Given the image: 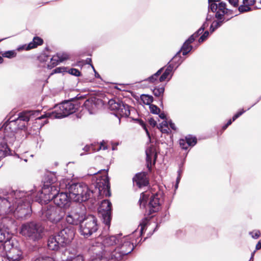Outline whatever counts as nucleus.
<instances>
[{
	"instance_id": "nucleus-5",
	"label": "nucleus",
	"mask_w": 261,
	"mask_h": 261,
	"mask_svg": "<svg viewBox=\"0 0 261 261\" xmlns=\"http://www.w3.org/2000/svg\"><path fill=\"white\" fill-rule=\"evenodd\" d=\"M120 236L121 234H118L103 237L102 244L98 243L91 249L93 251L91 261H97L102 259L112 260L114 246L117 245L118 240H119Z\"/></svg>"
},
{
	"instance_id": "nucleus-12",
	"label": "nucleus",
	"mask_w": 261,
	"mask_h": 261,
	"mask_svg": "<svg viewBox=\"0 0 261 261\" xmlns=\"http://www.w3.org/2000/svg\"><path fill=\"white\" fill-rule=\"evenodd\" d=\"M81 234L86 238L91 236L98 229L97 219L93 215L85 216L84 220L80 223Z\"/></svg>"
},
{
	"instance_id": "nucleus-29",
	"label": "nucleus",
	"mask_w": 261,
	"mask_h": 261,
	"mask_svg": "<svg viewBox=\"0 0 261 261\" xmlns=\"http://www.w3.org/2000/svg\"><path fill=\"white\" fill-rule=\"evenodd\" d=\"M141 99L144 104L147 105H150L153 101V97L151 96L146 94L141 95Z\"/></svg>"
},
{
	"instance_id": "nucleus-53",
	"label": "nucleus",
	"mask_w": 261,
	"mask_h": 261,
	"mask_svg": "<svg viewBox=\"0 0 261 261\" xmlns=\"http://www.w3.org/2000/svg\"><path fill=\"white\" fill-rule=\"evenodd\" d=\"M148 121L149 124L152 126H155L156 124V122L152 118H149Z\"/></svg>"
},
{
	"instance_id": "nucleus-15",
	"label": "nucleus",
	"mask_w": 261,
	"mask_h": 261,
	"mask_svg": "<svg viewBox=\"0 0 261 261\" xmlns=\"http://www.w3.org/2000/svg\"><path fill=\"white\" fill-rule=\"evenodd\" d=\"M112 203L109 200H103L99 208V212L101 214L103 223L109 228L111 220Z\"/></svg>"
},
{
	"instance_id": "nucleus-64",
	"label": "nucleus",
	"mask_w": 261,
	"mask_h": 261,
	"mask_svg": "<svg viewBox=\"0 0 261 261\" xmlns=\"http://www.w3.org/2000/svg\"><path fill=\"white\" fill-rule=\"evenodd\" d=\"M255 252V251H254L251 253V255L250 258V259H249V261H253V257H254V255Z\"/></svg>"
},
{
	"instance_id": "nucleus-56",
	"label": "nucleus",
	"mask_w": 261,
	"mask_h": 261,
	"mask_svg": "<svg viewBox=\"0 0 261 261\" xmlns=\"http://www.w3.org/2000/svg\"><path fill=\"white\" fill-rule=\"evenodd\" d=\"M161 129V131L163 133H169V128L168 127V126H167V128L165 127H162L160 128Z\"/></svg>"
},
{
	"instance_id": "nucleus-44",
	"label": "nucleus",
	"mask_w": 261,
	"mask_h": 261,
	"mask_svg": "<svg viewBox=\"0 0 261 261\" xmlns=\"http://www.w3.org/2000/svg\"><path fill=\"white\" fill-rule=\"evenodd\" d=\"M68 72H69V73H70L72 75L76 76H79L80 75V71L78 69H75V68L70 69L68 71Z\"/></svg>"
},
{
	"instance_id": "nucleus-36",
	"label": "nucleus",
	"mask_w": 261,
	"mask_h": 261,
	"mask_svg": "<svg viewBox=\"0 0 261 261\" xmlns=\"http://www.w3.org/2000/svg\"><path fill=\"white\" fill-rule=\"evenodd\" d=\"M59 57V61L60 62H63L69 59V57L67 53H57L56 54Z\"/></svg>"
},
{
	"instance_id": "nucleus-49",
	"label": "nucleus",
	"mask_w": 261,
	"mask_h": 261,
	"mask_svg": "<svg viewBox=\"0 0 261 261\" xmlns=\"http://www.w3.org/2000/svg\"><path fill=\"white\" fill-rule=\"evenodd\" d=\"M28 46H29V44L28 45H27V44L23 45L21 46L18 47L17 48V50H29L32 49V48H29Z\"/></svg>"
},
{
	"instance_id": "nucleus-23",
	"label": "nucleus",
	"mask_w": 261,
	"mask_h": 261,
	"mask_svg": "<svg viewBox=\"0 0 261 261\" xmlns=\"http://www.w3.org/2000/svg\"><path fill=\"white\" fill-rule=\"evenodd\" d=\"M193 47L191 45L189 44L186 41L182 45L180 50L178 52L179 53V59H177L178 61L177 67H178L184 61V59H181L180 57V52H182V55L185 56L187 55L192 49Z\"/></svg>"
},
{
	"instance_id": "nucleus-62",
	"label": "nucleus",
	"mask_w": 261,
	"mask_h": 261,
	"mask_svg": "<svg viewBox=\"0 0 261 261\" xmlns=\"http://www.w3.org/2000/svg\"><path fill=\"white\" fill-rule=\"evenodd\" d=\"M159 117L162 119H165L166 118V115L163 113H160L159 114Z\"/></svg>"
},
{
	"instance_id": "nucleus-40",
	"label": "nucleus",
	"mask_w": 261,
	"mask_h": 261,
	"mask_svg": "<svg viewBox=\"0 0 261 261\" xmlns=\"http://www.w3.org/2000/svg\"><path fill=\"white\" fill-rule=\"evenodd\" d=\"M249 234L251 236V237L254 239H257L259 238L260 232L259 230H254L252 231H250Z\"/></svg>"
},
{
	"instance_id": "nucleus-51",
	"label": "nucleus",
	"mask_w": 261,
	"mask_h": 261,
	"mask_svg": "<svg viewBox=\"0 0 261 261\" xmlns=\"http://www.w3.org/2000/svg\"><path fill=\"white\" fill-rule=\"evenodd\" d=\"M195 39L196 38L192 35L186 41L191 45L195 41Z\"/></svg>"
},
{
	"instance_id": "nucleus-31",
	"label": "nucleus",
	"mask_w": 261,
	"mask_h": 261,
	"mask_svg": "<svg viewBox=\"0 0 261 261\" xmlns=\"http://www.w3.org/2000/svg\"><path fill=\"white\" fill-rule=\"evenodd\" d=\"M208 25V24L206 22H204L202 25L194 33L193 35L196 38L198 37L200 35L202 34L203 32L204 29L207 28Z\"/></svg>"
},
{
	"instance_id": "nucleus-43",
	"label": "nucleus",
	"mask_w": 261,
	"mask_h": 261,
	"mask_svg": "<svg viewBox=\"0 0 261 261\" xmlns=\"http://www.w3.org/2000/svg\"><path fill=\"white\" fill-rule=\"evenodd\" d=\"M101 170H97L94 168H91L89 169L88 175H95L100 172Z\"/></svg>"
},
{
	"instance_id": "nucleus-45",
	"label": "nucleus",
	"mask_w": 261,
	"mask_h": 261,
	"mask_svg": "<svg viewBox=\"0 0 261 261\" xmlns=\"http://www.w3.org/2000/svg\"><path fill=\"white\" fill-rule=\"evenodd\" d=\"M140 124L143 128V129L145 130L147 135L150 138L149 133V132L148 130L147 127H146L145 123L142 120H141V121H140Z\"/></svg>"
},
{
	"instance_id": "nucleus-18",
	"label": "nucleus",
	"mask_w": 261,
	"mask_h": 261,
	"mask_svg": "<svg viewBox=\"0 0 261 261\" xmlns=\"http://www.w3.org/2000/svg\"><path fill=\"white\" fill-rule=\"evenodd\" d=\"M75 234V228L72 226L65 227L61 230L57 235L62 240L61 242L65 245L68 244L73 239Z\"/></svg>"
},
{
	"instance_id": "nucleus-61",
	"label": "nucleus",
	"mask_w": 261,
	"mask_h": 261,
	"mask_svg": "<svg viewBox=\"0 0 261 261\" xmlns=\"http://www.w3.org/2000/svg\"><path fill=\"white\" fill-rule=\"evenodd\" d=\"M153 226H155V228L154 229V230H153V232H151V233H149V236H151L153 232H154V231H155L156 229V228H158V224H155L154 223H153Z\"/></svg>"
},
{
	"instance_id": "nucleus-27",
	"label": "nucleus",
	"mask_w": 261,
	"mask_h": 261,
	"mask_svg": "<svg viewBox=\"0 0 261 261\" xmlns=\"http://www.w3.org/2000/svg\"><path fill=\"white\" fill-rule=\"evenodd\" d=\"M50 60V62L47 65V67L49 69L54 68L60 63L59 61V57L56 55L53 56Z\"/></svg>"
},
{
	"instance_id": "nucleus-1",
	"label": "nucleus",
	"mask_w": 261,
	"mask_h": 261,
	"mask_svg": "<svg viewBox=\"0 0 261 261\" xmlns=\"http://www.w3.org/2000/svg\"><path fill=\"white\" fill-rule=\"evenodd\" d=\"M60 189L66 188L68 190V193H59L58 191L52 199L57 206L60 208L68 205L70 200L77 202L86 201L91 198L96 192L98 193V196L102 197L111 196L110 185L108 176L103 177L99 181L96 183L95 191L84 183L66 184L65 186L60 184Z\"/></svg>"
},
{
	"instance_id": "nucleus-54",
	"label": "nucleus",
	"mask_w": 261,
	"mask_h": 261,
	"mask_svg": "<svg viewBox=\"0 0 261 261\" xmlns=\"http://www.w3.org/2000/svg\"><path fill=\"white\" fill-rule=\"evenodd\" d=\"M83 149L87 152H90L91 149H93V146H89V145H86Z\"/></svg>"
},
{
	"instance_id": "nucleus-39",
	"label": "nucleus",
	"mask_w": 261,
	"mask_h": 261,
	"mask_svg": "<svg viewBox=\"0 0 261 261\" xmlns=\"http://www.w3.org/2000/svg\"><path fill=\"white\" fill-rule=\"evenodd\" d=\"M149 109L150 112L154 114H158L160 112V109L155 105H150Z\"/></svg>"
},
{
	"instance_id": "nucleus-28",
	"label": "nucleus",
	"mask_w": 261,
	"mask_h": 261,
	"mask_svg": "<svg viewBox=\"0 0 261 261\" xmlns=\"http://www.w3.org/2000/svg\"><path fill=\"white\" fill-rule=\"evenodd\" d=\"M163 68H161V69H160L155 73L149 77L147 79V81L152 83H153L155 81H157V79L158 78L159 75H161V73L163 71Z\"/></svg>"
},
{
	"instance_id": "nucleus-19",
	"label": "nucleus",
	"mask_w": 261,
	"mask_h": 261,
	"mask_svg": "<svg viewBox=\"0 0 261 261\" xmlns=\"http://www.w3.org/2000/svg\"><path fill=\"white\" fill-rule=\"evenodd\" d=\"M214 12H216L215 17L221 19H224L225 15L232 14V11L226 8L225 3L221 2L217 4L216 10Z\"/></svg>"
},
{
	"instance_id": "nucleus-41",
	"label": "nucleus",
	"mask_w": 261,
	"mask_h": 261,
	"mask_svg": "<svg viewBox=\"0 0 261 261\" xmlns=\"http://www.w3.org/2000/svg\"><path fill=\"white\" fill-rule=\"evenodd\" d=\"M238 9H239V11L241 13H243V12H248V11H250L251 8L249 6H248L247 5H241L239 7Z\"/></svg>"
},
{
	"instance_id": "nucleus-52",
	"label": "nucleus",
	"mask_w": 261,
	"mask_h": 261,
	"mask_svg": "<svg viewBox=\"0 0 261 261\" xmlns=\"http://www.w3.org/2000/svg\"><path fill=\"white\" fill-rule=\"evenodd\" d=\"M107 148V147L106 145H105V143L104 142V141H103L102 142H101L100 145H99L97 150H100V149L105 150Z\"/></svg>"
},
{
	"instance_id": "nucleus-48",
	"label": "nucleus",
	"mask_w": 261,
	"mask_h": 261,
	"mask_svg": "<svg viewBox=\"0 0 261 261\" xmlns=\"http://www.w3.org/2000/svg\"><path fill=\"white\" fill-rule=\"evenodd\" d=\"M169 125V121L168 122L167 120H164L161 124L159 125V128L165 127L167 128V126Z\"/></svg>"
},
{
	"instance_id": "nucleus-59",
	"label": "nucleus",
	"mask_w": 261,
	"mask_h": 261,
	"mask_svg": "<svg viewBox=\"0 0 261 261\" xmlns=\"http://www.w3.org/2000/svg\"><path fill=\"white\" fill-rule=\"evenodd\" d=\"M255 249L256 250H259L261 249V243L260 241H259L257 244L256 245Z\"/></svg>"
},
{
	"instance_id": "nucleus-10",
	"label": "nucleus",
	"mask_w": 261,
	"mask_h": 261,
	"mask_svg": "<svg viewBox=\"0 0 261 261\" xmlns=\"http://www.w3.org/2000/svg\"><path fill=\"white\" fill-rule=\"evenodd\" d=\"M65 214L66 222L69 224L76 225L84 220L85 208L83 205L78 204L71 206Z\"/></svg>"
},
{
	"instance_id": "nucleus-55",
	"label": "nucleus",
	"mask_w": 261,
	"mask_h": 261,
	"mask_svg": "<svg viewBox=\"0 0 261 261\" xmlns=\"http://www.w3.org/2000/svg\"><path fill=\"white\" fill-rule=\"evenodd\" d=\"M169 125L173 130H176V127L175 126V125L174 123L172 122L171 120L169 121Z\"/></svg>"
},
{
	"instance_id": "nucleus-8",
	"label": "nucleus",
	"mask_w": 261,
	"mask_h": 261,
	"mask_svg": "<svg viewBox=\"0 0 261 261\" xmlns=\"http://www.w3.org/2000/svg\"><path fill=\"white\" fill-rule=\"evenodd\" d=\"M43 227L35 222H27L22 225L20 233L33 241H37L42 237Z\"/></svg>"
},
{
	"instance_id": "nucleus-63",
	"label": "nucleus",
	"mask_w": 261,
	"mask_h": 261,
	"mask_svg": "<svg viewBox=\"0 0 261 261\" xmlns=\"http://www.w3.org/2000/svg\"><path fill=\"white\" fill-rule=\"evenodd\" d=\"M92 68H93V70H94V71L95 72V77H97V78H100V76L99 74L96 71V70H95L94 67L93 66H92Z\"/></svg>"
},
{
	"instance_id": "nucleus-58",
	"label": "nucleus",
	"mask_w": 261,
	"mask_h": 261,
	"mask_svg": "<svg viewBox=\"0 0 261 261\" xmlns=\"http://www.w3.org/2000/svg\"><path fill=\"white\" fill-rule=\"evenodd\" d=\"M178 176L177 177L176 182L179 184L181 179L180 171L179 170H178Z\"/></svg>"
},
{
	"instance_id": "nucleus-37",
	"label": "nucleus",
	"mask_w": 261,
	"mask_h": 261,
	"mask_svg": "<svg viewBox=\"0 0 261 261\" xmlns=\"http://www.w3.org/2000/svg\"><path fill=\"white\" fill-rule=\"evenodd\" d=\"M186 140L188 144L190 146H194L197 143V139L196 137H186Z\"/></svg>"
},
{
	"instance_id": "nucleus-34",
	"label": "nucleus",
	"mask_w": 261,
	"mask_h": 261,
	"mask_svg": "<svg viewBox=\"0 0 261 261\" xmlns=\"http://www.w3.org/2000/svg\"><path fill=\"white\" fill-rule=\"evenodd\" d=\"M34 261H56L53 256L42 255L37 258Z\"/></svg>"
},
{
	"instance_id": "nucleus-47",
	"label": "nucleus",
	"mask_w": 261,
	"mask_h": 261,
	"mask_svg": "<svg viewBox=\"0 0 261 261\" xmlns=\"http://www.w3.org/2000/svg\"><path fill=\"white\" fill-rule=\"evenodd\" d=\"M228 2L231 6L235 8L238 7L239 0H229Z\"/></svg>"
},
{
	"instance_id": "nucleus-9",
	"label": "nucleus",
	"mask_w": 261,
	"mask_h": 261,
	"mask_svg": "<svg viewBox=\"0 0 261 261\" xmlns=\"http://www.w3.org/2000/svg\"><path fill=\"white\" fill-rule=\"evenodd\" d=\"M64 215L65 212L61 208L50 205L43 207L40 213V216L42 220H48L53 223L59 222Z\"/></svg>"
},
{
	"instance_id": "nucleus-30",
	"label": "nucleus",
	"mask_w": 261,
	"mask_h": 261,
	"mask_svg": "<svg viewBox=\"0 0 261 261\" xmlns=\"http://www.w3.org/2000/svg\"><path fill=\"white\" fill-rule=\"evenodd\" d=\"M221 0H208V11H211L214 12L217 8V4L216 2H219Z\"/></svg>"
},
{
	"instance_id": "nucleus-26",
	"label": "nucleus",
	"mask_w": 261,
	"mask_h": 261,
	"mask_svg": "<svg viewBox=\"0 0 261 261\" xmlns=\"http://www.w3.org/2000/svg\"><path fill=\"white\" fill-rule=\"evenodd\" d=\"M224 22V19H217V20L214 21L210 27V32H214L217 29L222 25Z\"/></svg>"
},
{
	"instance_id": "nucleus-32",
	"label": "nucleus",
	"mask_w": 261,
	"mask_h": 261,
	"mask_svg": "<svg viewBox=\"0 0 261 261\" xmlns=\"http://www.w3.org/2000/svg\"><path fill=\"white\" fill-rule=\"evenodd\" d=\"M164 90L165 89L163 87H156L153 89V93L155 96L160 97L161 96H163Z\"/></svg>"
},
{
	"instance_id": "nucleus-38",
	"label": "nucleus",
	"mask_w": 261,
	"mask_h": 261,
	"mask_svg": "<svg viewBox=\"0 0 261 261\" xmlns=\"http://www.w3.org/2000/svg\"><path fill=\"white\" fill-rule=\"evenodd\" d=\"M179 145L181 148L183 149H187L188 147H189V145L188 144V143L187 142V141L186 139H180L179 140Z\"/></svg>"
},
{
	"instance_id": "nucleus-57",
	"label": "nucleus",
	"mask_w": 261,
	"mask_h": 261,
	"mask_svg": "<svg viewBox=\"0 0 261 261\" xmlns=\"http://www.w3.org/2000/svg\"><path fill=\"white\" fill-rule=\"evenodd\" d=\"M245 112V111L242 109L240 111L238 112L235 115L237 116V118H239L240 116H241Z\"/></svg>"
},
{
	"instance_id": "nucleus-7",
	"label": "nucleus",
	"mask_w": 261,
	"mask_h": 261,
	"mask_svg": "<svg viewBox=\"0 0 261 261\" xmlns=\"http://www.w3.org/2000/svg\"><path fill=\"white\" fill-rule=\"evenodd\" d=\"M79 107V102L77 100H66L56 106L55 111L47 112L45 115L41 116H39V113L38 115L36 114L33 115L32 119L35 118L36 120H40L45 117L51 119L62 118L75 112Z\"/></svg>"
},
{
	"instance_id": "nucleus-21",
	"label": "nucleus",
	"mask_w": 261,
	"mask_h": 261,
	"mask_svg": "<svg viewBox=\"0 0 261 261\" xmlns=\"http://www.w3.org/2000/svg\"><path fill=\"white\" fill-rule=\"evenodd\" d=\"M133 182L134 184L136 185L139 188H142L148 184V181L144 173L137 174L133 178Z\"/></svg>"
},
{
	"instance_id": "nucleus-60",
	"label": "nucleus",
	"mask_w": 261,
	"mask_h": 261,
	"mask_svg": "<svg viewBox=\"0 0 261 261\" xmlns=\"http://www.w3.org/2000/svg\"><path fill=\"white\" fill-rule=\"evenodd\" d=\"M212 17H213L212 16L207 14L206 18V21L205 22H207V21L211 20Z\"/></svg>"
},
{
	"instance_id": "nucleus-20",
	"label": "nucleus",
	"mask_w": 261,
	"mask_h": 261,
	"mask_svg": "<svg viewBox=\"0 0 261 261\" xmlns=\"http://www.w3.org/2000/svg\"><path fill=\"white\" fill-rule=\"evenodd\" d=\"M62 240L57 235L49 237L48 239L47 246L48 248L51 250H58L61 247L65 246Z\"/></svg>"
},
{
	"instance_id": "nucleus-22",
	"label": "nucleus",
	"mask_w": 261,
	"mask_h": 261,
	"mask_svg": "<svg viewBox=\"0 0 261 261\" xmlns=\"http://www.w3.org/2000/svg\"><path fill=\"white\" fill-rule=\"evenodd\" d=\"M145 152L146 155V162L148 166L149 165V164L151 163V160L152 159H154V163H155L157 158V154L154 147L153 145L149 146L146 148Z\"/></svg>"
},
{
	"instance_id": "nucleus-35",
	"label": "nucleus",
	"mask_w": 261,
	"mask_h": 261,
	"mask_svg": "<svg viewBox=\"0 0 261 261\" xmlns=\"http://www.w3.org/2000/svg\"><path fill=\"white\" fill-rule=\"evenodd\" d=\"M66 261H84L83 256L81 255H78L75 256L67 257Z\"/></svg>"
},
{
	"instance_id": "nucleus-4",
	"label": "nucleus",
	"mask_w": 261,
	"mask_h": 261,
	"mask_svg": "<svg viewBox=\"0 0 261 261\" xmlns=\"http://www.w3.org/2000/svg\"><path fill=\"white\" fill-rule=\"evenodd\" d=\"M148 224L151 225L149 223V219L145 218L140 223L138 229L135 230L132 234L123 237H121V235L119 240H118L117 246L112 253V260H121L130 253L134 249V244L136 245L140 242L142 239L140 237Z\"/></svg>"
},
{
	"instance_id": "nucleus-33",
	"label": "nucleus",
	"mask_w": 261,
	"mask_h": 261,
	"mask_svg": "<svg viewBox=\"0 0 261 261\" xmlns=\"http://www.w3.org/2000/svg\"><path fill=\"white\" fill-rule=\"evenodd\" d=\"M3 57L11 59L14 58L16 56V53L15 50L6 51L2 54Z\"/></svg>"
},
{
	"instance_id": "nucleus-14",
	"label": "nucleus",
	"mask_w": 261,
	"mask_h": 261,
	"mask_svg": "<svg viewBox=\"0 0 261 261\" xmlns=\"http://www.w3.org/2000/svg\"><path fill=\"white\" fill-rule=\"evenodd\" d=\"M4 251L3 255L6 256V261H19L21 258L22 252L16 247H14L10 241H7L0 246V250Z\"/></svg>"
},
{
	"instance_id": "nucleus-13",
	"label": "nucleus",
	"mask_w": 261,
	"mask_h": 261,
	"mask_svg": "<svg viewBox=\"0 0 261 261\" xmlns=\"http://www.w3.org/2000/svg\"><path fill=\"white\" fill-rule=\"evenodd\" d=\"M109 109L115 111V115L119 118H127L130 115V110L128 105L124 103L117 98L111 99L108 102Z\"/></svg>"
},
{
	"instance_id": "nucleus-24",
	"label": "nucleus",
	"mask_w": 261,
	"mask_h": 261,
	"mask_svg": "<svg viewBox=\"0 0 261 261\" xmlns=\"http://www.w3.org/2000/svg\"><path fill=\"white\" fill-rule=\"evenodd\" d=\"M84 106L90 114L95 113L96 109L95 99H89L86 100L84 103Z\"/></svg>"
},
{
	"instance_id": "nucleus-11",
	"label": "nucleus",
	"mask_w": 261,
	"mask_h": 261,
	"mask_svg": "<svg viewBox=\"0 0 261 261\" xmlns=\"http://www.w3.org/2000/svg\"><path fill=\"white\" fill-rule=\"evenodd\" d=\"M58 192V189L55 185H44L43 187L41 192L40 193L38 194L37 196H34V190H31L28 192H25L31 194L32 196L33 199L31 201V202L33 201H38L39 203L44 202H46L52 200L54 196L56 193Z\"/></svg>"
},
{
	"instance_id": "nucleus-42",
	"label": "nucleus",
	"mask_w": 261,
	"mask_h": 261,
	"mask_svg": "<svg viewBox=\"0 0 261 261\" xmlns=\"http://www.w3.org/2000/svg\"><path fill=\"white\" fill-rule=\"evenodd\" d=\"M209 34H210V33L208 31H205L204 32V33L199 38V39L198 40V42L199 43L203 42L204 41H205L207 38V37L209 36Z\"/></svg>"
},
{
	"instance_id": "nucleus-3",
	"label": "nucleus",
	"mask_w": 261,
	"mask_h": 261,
	"mask_svg": "<svg viewBox=\"0 0 261 261\" xmlns=\"http://www.w3.org/2000/svg\"><path fill=\"white\" fill-rule=\"evenodd\" d=\"M38 111H24L19 113L17 118L10 117L4 124V137L0 139V160L11 155L10 145L18 146L15 136L17 130L24 128L33 115L38 114Z\"/></svg>"
},
{
	"instance_id": "nucleus-25",
	"label": "nucleus",
	"mask_w": 261,
	"mask_h": 261,
	"mask_svg": "<svg viewBox=\"0 0 261 261\" xmlns=\"http://www.w3.org/2000/svg\"><path fill=\"white\" fill-rule=\"evenodd\" d=\"M43 40L39 37H35L33 38V40L32 42L29 43V48H34L36 47L38 45H41L43 43Z\"/></svg>"
},
{
	"instance_id": "nucleus-50",
	"label": "nucleus",
	"mask_w": 261,
	"mask_h": 261,
	"mask_svg": "<svg viewBox=\"0 0 261 261\" xmlns=\"http://www.w3.org/2000/svg\"><path fill=\"white\" fill-rule=\"evenodd\" d=\"M65 70L64 67H58L54 70V73H61L64 72Z\"/></svg>"
},
{
	"instance_id": "nucleus-46",
	"label": "nucleus",
	"mask_w": 261,
	"mask_h": 261,
	"mask_svg": "<svg viewBox=\"0 0 261 261\" xmlns=\"http://www.w3.org/2000/svg\"><path fill=\"white\" fill-rule=\"evenodd\" d=\"M243 3L244 5H247L250 7L254 4L255 0H243Z\"/></svg>"
},
{
	"instance_id": "nucleus-6",
	"label": "nucleus",
	"mask_w": 261,
	"mask_h": 261,
	"mask_svg": "<svg viewBox=\"0 0 261 261\" xmlns=\"http://www.w3.org/2000/svg\"><path fill=\"white\" fill-rule=\"evenodd\" d=\"M163 201V193L160 190L156 192L151 191L142 192L139 199L140 207L145 208L147 215L158 212Z\"/></svg>"
},
{
	"instance_id": "nucleus-16",
	"label": "nucleus",
	"mask_w": 261,
	"mask_h": 261,
	"mask_svg": "<svg viewBox=\"0 0 261 261\" xmlns=\"http://www.w3.org/2000/svg\"><path fill=\"white\" fill-rule=\"evenodd\" d=\"M13 221L5 217L0 222V242L10 241V236L9 229L13 224Z\"/></svg>"
},
{
	"instance_id": "nucleus-17",
	"label": "nucleus",
	"mask_w": 261,
	"mask_h": 261,
	"mask_svg": "<svg viewBox=\"0 0 261 261\" xmlns=\"http://www.w3.org/2000/svg\"><path fill=\"white\" fill-rule=\"evenodd\" d=\"M178 58H180L179 53H177L170 62H169L164 72L159 77V82H163L167 79L169 81L171 78L174 68L176 69L177 67V65L178 61L177 60V59Z\"/></svg>"
},
{
	"instance_id": "nucleus-2",
	"label": "nucleus",
	"mask_w": 261,
	"mask_h": 261,
	"mask_svg": "<svg viewBox=\"0 0 261 261\" xmlns=\"http://www.w3.org/2000/svg\"><path fill=\"white\" fill-rule=\"evenodd\" d=\"M30 193L22 191H12L5 196H0V215L13 214L15 217L25 219L31 213Z\"/></svg>"
}]
</instances>
